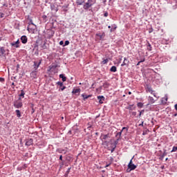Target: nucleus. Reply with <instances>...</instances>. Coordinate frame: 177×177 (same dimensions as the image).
<instances>
[{
	"label": "nucleus",
	"mask_w": 177,
	"mask_h": 177,
	"mask_svg": "<svg viewBox=\"0 0 177 177\" xmlns=\"http://www.w3.org/2000/svg\"><path fill=\"white\" fill-rule=\"evenodd\" d=\"M77 6L83 5V9L84 10H89L95 3H96V0H87V2L85 3V1H76Z\"/></svg>",
	"instance_id": "nucleus-1"
},
{
	"label": "nucleus",
	"mask_w": 177,
	"mask_h": 177,
	"mask_svg": "<svg viewBox=\"0 0 177 177\" xmlns=\"http://www.w3.org/2000/svg\"><path fill=\"white\" fill-rule=\"evenodd\" d=\"M37 44H39L42 49H48V46H46V41L44 40L42 37H38L37 39Z\"/></svg>",
	"instance_id": "nucleus-2"
},
{
	"label": "nucleus",
	"mask_w": 177,
	"mask_h": 177,
	"mask_svg": "<svg viewBox=\"0 0 177 177\" xmlns=\"http://www.w3.org/2000/svg\"><path fill=\"white\" fill-rule=\"evenodd\" d=\"M13 106L15 109H21V107H23V102H21V97H19L17 100H14Z\"/></svg>",
	"instance_id": "nucleus-3"
},
{
	"label": "nucleus",
	"mask_w": 177,
	"mask_h": 177,
	"mask_svg": "<svg viewBox=\"0 0 177 177\" xmlns=\"http://www.w3.org/2000/svg\"><path fill=\"white\" fill-rule=\"evenodd\" d=\"M128 168L127 169V172L129 173L131 171H133L134 169H136L137 167L135 165V164L132 163V160H130L129 163L127 165Z\"/></svg>",
	"instance_id": "nucleus-4"
},
{
	"label": "nucleus",
	"mask_w": 177,
	"mask_h": 177,
	"mask_svg": "<svg viewBox=\"0 0 177 177\" xmlns=\"http://www.w3.org/2000/svg\"><path fill=\"white\" fill-rule=\"evenodd\" d=\"M145 89L147 92L151 93L156 97V91L153 90V87L150 84H146Z\"/></svg>",
	"instance_id": "nucleus-5"
},
{
	"label": "nucleus",
	"mask_w": 177,
	"mask_h": 177,
	"mask_svg": "<svg viewBox=\"0 0 177 177\" xmlns=\"http://www.w3.org/2000/svg\"><path fill=\"white\" fill-rule=\"evenodd\" d=\"M95 37H97V39L99 41H104V37H106V33L103 32L102 33H100V32L95 34Z\"/></svg>",
	"instance_id": "nucleus-6"
},
{
	"label": "nucleus",
	"mask_w": 177,
	"mask_h": 177,
	"mask_svg": "<svg viewBox=\"0 0 177 177\" xmlns=\"http://www.w3.org/2000/svg\"><path fill=\"white\" fill-rule=\"evenodd\" d=\"M42 63V59H39V61H35L33 62V68L37 71L38 70V68L39 66H41V64Z\"/></svg>",
	"instance_id": "nucleus-7"
},
{
	"label": "nucleus",
	"mask_w": 177,
	"mask_h": 177,
	"mask_svg": "<svg viewBox=\"0 0 177 177\" xmlns=\"http://www.w3.org/2000/svg\"><path fill=\"white\" fill-rule=\"evenodd\" d=\"M32 145H34V139L32 138H28L26 140V143L25 145L26 146H32Z\"/></svg>",
	"instance_id": "nucleus-8"
},
{
	"label": "nucleus",
	"mask_w": 177,
	"mask_h": 177,
	"mask_svg": "<svg viewBox=\"0 0 177 177\" xmlns=\"http://www.w3.org/2000/svg\"><path fill=\"white\" fill-rule=\"evenodd\" d=\"M30 75L33 80H37L38 78V71L35 70L30 73Z\"/></svg>",
	"instance_id": "nucleus-9"
},
{
	"label": "nucleus",
	"mask_w": 177,
	"mask_h": 177,
	"mask_svg": "<svg viewBox=\"0 0 177 177\" xmlns=\"http://www.w3.org/2000/svg\"><path fill=\"white\" fill-rule=\"evenodd\" d=\"M20 40L17 39V41L10 43L11 46L13 48H20Z\"/></svg>",
	"instance_id": "nucleus-10"
},
{
	"label": "nucleus",
	"mask_w": 177,
	"mask_h": 177,
	"mask_svg": "<svg viewBox=\"0 0 177 177\" xmlns=\"http://www.w3.org/2000/svg\"><path fill=\"white\" fill-rule=\"evenodd\" d=\"M59 67V65L57 64H52L50 66H48V71H53L55 68H57Z\"/></svg>",
	"instance_id": "nucleus-11"
},
{
	"label": "nucleus",
	"mask_w": 177,
	"mask_h": 177,
	"mask_svg": "<svg viewBox=\"0 0 177 177\" xmlns=\"http://www.w3.org/2000/svg\"><path fill=\"white\" fill-rule=\"evenodd\" d=\"M57 153H59V154H62L64 153V154H66L67 153V148L65 149H62V148H58L56 150Z\"/></svg>",
	"instance_id": "nucleus-12"
},
{
	"label": "nucleus",
	"mask_w": 177,
	"mask_h": 177,
	"mask_svg": "<svg viewBox=\"0 0 177 177\" xmlns=\"http://www.w3.org/2000/svg\"><path fill=\"white\" fill-rule=\"evenodd\" d=\"M124 66H126L127 67H128V66H129V60H128V59H127V57L124 58V61H123L122 64H121V67H124Z\"/></svg>",
	"instance_id": "nucleus-13"
},
{
	"label": "nucleus",
	"mask_w": 177,
	"mask_h": 177,
	"mask_svg": "<svg viewBox=\"0 0 177 177\" xmlns=\"http://www.w3.org/2000/svg\"><path fill=\"white\" fill-rule=\"evenodd\" d=\"M110 138V134H101L100 140L103 142V140H106V139H109Z\"/></svg>",
	"instance_id": "nucleus-14"
},
{
	"label": "nucleus",
	"mask_w": 177,
	"mask_h": 177,
	"mask_svg": "<svg viewBox=\"0 0 177 177\" xmlns=\"http://www.w3.org/2000/svg\"><path fill=\"white\" fill-rule=\"evenodd\" d=\"M108 28H111L110 32H114V31L117 30V25H115V24H112L111 26H109Z\"/></svg>",
	"instance_id": "nucleus-15"
},
{
	"label": "nucleus",
	"mask_w": 177,
	"mask_h": 177,
	"mask_svg": "<svg viewBox=\"0 0 177 177\" xmlns=\"http://www.w3.org/2000/svg\"><path fill=\"white\" fill-rule=\"evenodd\" d=\"M28 41V38L27 37V36L23 35L21 37V41L22 42V44H27Z\"/></svg>",
	"instance_id": "nucleus-16"
},
{
	"label": "nucleus",
	"mask_w": 177,
	"mask_h": 177,
	"mask_svg": "<svg viewBox=\"0 0 177 177\" xmlns=\"http://www.w3.org/2000/svg\"><path fill=\"white\" fill-rule=\"evenodd\" d=\"M50 8L51 10H53L55 12H59V6L55 7V4H50Z\"/></svg>",
	"instance_id": "nucleus-17"
},
{
	"label": "nucleus",
	"mask_w": 177,
	"mask_h": 177,
	"mask_svg": "<svg viewBox=\"0 0 177 177\" xmlns=\"http://www.w3.org/2000/svg\"><path fill=\"white\" fill-rule=\"evenodd\" d=\"M6 50H5V47L0 48V56H6Z\"/></svg>",
	"instance_id": "nucleus-18"
},
{
	"label": "nucleus",
	"mask_w": 177,
	"mask_h": 177,
	"mask_svg": "<svg viewBox=\"0 0 177 177\" xmlns=\"http://www.w3.org/2000/svg\"><path fill=\"white\" fill-rule=\"evenodd\" d=\"M97 99L99 100V104H103V102H104V96L99 95V96H97Z\"/></svg>",
	"instance_id": "nucleus-19"
},
{
	"label": "nucleus",
	"mask_w": 177,
	"mask_h": 177,
	"mask_svg": "<svg viewBox=\"0 0 177 177\" xmlns=\"http://www.w3.org/2000/svg\"><path fill=\"white\" fill-rule=\"evenodd\" d=\"M167 102H168V96L165 95V97L162 98L161 103L162 104H167Z\"/></svg>",
	"instance_id": "nucleus-20"
},
{
	"label": "nucleus",
	"mask_w": 177,
	"mask_h": 177,
	"mask_svg": "<svg viewBox=\"0 0 177 177\" xmlns=\"http://www.w3.org/2000/svg\"><path fill=\"white\" fill-rule=\"evenodd\" d=\"M54 35H55V30H50L49 34L48 35V39H50V38H53Z\"/></svg>",
	"instance_id": "nucleus-21"
},
{
	"label": "nucleus",
	"mask_w": 177,
	"mask_h": 177,
	"mask_svg": "<svg viewBox=\"0 0 177 177\" xmlns=\"http://www.w3.org/2000/svg\"><path fill=\"white\" fill-rule=\"evenodd\" d=\"M59 78H62V82H66V81H67V77L65 76L64 74H60Z\"/></svg>",
	"instance_id": "nucleus-22"
},
{
	"label": "nucleus",
	"mask_w": 177,
	"mask_h": 177,
	"mask_svg": "<svg viewBox=\"0 0 177 177\" xmlns=\"http://www.w3.org/2000/svg\"><path fill=\"white\" fill-rule=\"evenodd\" d=\"M148 104H153V103H154L156 102V100H154V98H153V97H149V99H148Z\"/></svg>",
	"instance_id": "nucleus-23"
},
{
	"label": "nucleus",
	"mask_w": 177,
	"mask_h": 177,
	"mask_svg": "<svg viewBox=\"0 0 177 177\" xmlns=\"http://www.w3.org/2000/svg\"><path fill=\"white\" fill-rule=\"evenodd\" d=\"M39 44L38 43H37V40H36V43L33 44V50H39Z\"/></svg>",
	"instance_id": "nucleus-24"
},
{
	"label": "nucleus",
	"mask_w": 177,
	"mask_h": 177,
	"mask_svg": "<svg viewBox=\"0 0 177 177\" xmlns=\"http://www.w3.org/2000/svg\"><path fill=\"white\" fill-rule=\"evenodd\" d=\"M81 93V88H73L72 93H78V95H80V93Z\"/></svg>",
	"instance_id": "nucleus-25"
},
{
	"label": "nucleus",
	"mask_w": 177,
	"mask_h": 177,
	"mask_svg": "<svg viewBox=\"0 0 177 177\" xmlns=\"http://www.w3.org/2000/svg\"><path fill=\"white\" fill-rule=\"evenodd\" d=\"M41 19H42V20H43V21H44V23H46V21H48V16L46 15H43L41 16Z\"/></svg>",
	"instance_id": "nucleus-26"
},
{
	"label": "nucleus",
	"mask_w": 177,
	"mask_h": 177,
	"mask_svg": "<svg viewBox=\"0 0 177 177\" xmlns=\"http://www.w3.org/2000/svg\"><path fill=\"white\" fill-rule=\"evenodd\" d=\"M110 71L111 73H117V66H111V68H110Z\"/></svg>",
	"instance_id": "nucleus-27"
},
{
	"label": "nucleus",
	"mask_w": 177,
	"mask_h": 177,
	"mask_svg": "<svg viewBox=\"0 0 177 177\" xmlns=\"http://www.w3.org/2000/svg\"><path fill=\"white\" fill-rule=\"evenodd\" d=\"M102 64H107L109 63V60H111L110 58H106V59H102Z\"/></svg>",
	"instance_id": "nucleus-28"
},
{
	"label": "nucleus",
	"mask_w": 177,
	"mask_h": 177,
	"mask_svg": "<svg viewBox=\"0 0 177 177\" xmlns=\"http://www.w3.org/2000/svg\"><path fill=\"white\" fill-rule=\"evenodd\" d=\"M24 95H26V93L24 92V90H21V93L19 95V97H21H21L22 99L24 98Z\"/></svg>",
	"instance_id": "nucleus-29"
},
{
	"label": "nucleus",
	"mask_w": 177,
	"mask_h": 177,
	"mask_svg": "<svg viewBox=\"0 0 177 177\" xmlns=\"http://www.w3.org/2000/svg\"><path fill=\"white\" fill-rule=\"evenodd\" d=\"M15 113H16L17 117L18 118H20V117H21V112H20V110L17 109V110L15 111Z\"/></svg>",
	"instance_id": "nucleus-30"
},
{
	"label": "nucleus",
	"mask_w": 177,
	"mask_h": 177,
	"mask_svg": "<svg viewBox=\"0 0 177 177\" xmlns=\"http://www.w3.org/2000/svg\"><path fill=\"white\" fill-rule=\"evenodd\" d=\"M27 19L29 21L28 24H32V26H34V22H32V19H31V17H30V15L28 16Z\"/></svg>",
	"instance_id": "nucleus-31"
},
{
	"label": "nucleus",
	"mask_w": 177,
	"mask_h": 177,
	"mask_svg": "<svg viewBox=\"0 0 177 177\" xmlns=\"http://www.w3.org/2000/svg\"><path fill=\"white\" fill-rule=\"evenodd\" d=\"M121 135H122V130H121L120 132H118L115 135V137L120 138V139L121 140Z\"/></svg>",
	"instance_id": "nucleus-32"
},
{
	"label": "nucleus",
	"mask_w": 177,
	"mask_h": 177,
	"mask_svg": "<svg viewBox=\"0 0 177 177\" xmlns=\"http://www.w3.org/2000/svg\"><path fill=\"white\" fill-rule=\"evenodd\" d=\"M140 113L139 115L137 116L138 118H140L142 117V114H145V109H142L141 111H138Z\"/></svg>",
	"instance_id": "nucleus-33"
},
{
	"label": "nucleus",
	"mask_w": 177,
	"mask_h": 177,
	"mask_svg": "<svg viewBox=\"0 0 177 177\" xmlns=\"http://www.w3.org/2000/svg\"><path fill=\"white\" fill-rule=\"evenodd\" d=\"M102 86H103V88H104V89H107L110 86V84L105 82V83H104Z\"/></svg>",
	"instance_id": "nucleus-34"
},
{
	"label": "nucleus",
	"mask_w": 177,
	"mask_h": 177,
	"mask_svg": "<svg viewBox=\"0 0 177 177\" xmlns=\"http://www.w3.org/2000/svg\"><path fill=\"white\" fill-rule=\"evenodd\" d=\"M70 171H71V167H68V169H67V171H66L65 175H64L65 177L68 176V174H70Z\"/></svg>",
	"instance_id": "nucleus-35"
},
{
	"label": "nucleus",
	"mask_w": 177,
	"mask_h": 177,
	"mask_svg": "<svg viewBox=\"0 0 177 177\" xmlns=\"http://www.w3.org/2000/svg\"><path fill=\"white\" fill-rule=\"evenodd\" d=\"M108 161L109 164H113V162L114 161V158H113V156H111L109 158H108Z\"/></svg>",
	"instance_id": "nucleus-36"
},
{
	"label": "nucleus",
	"mask_w": 177,
	"mask_h": 177,
	"mask_svg": "<svg viewBox=\"0 0 177 177\" xmlns=\"http://www.w3.org/2000/svg\"><path fill=\"white\" fill-rule=\"evenodd\" d=\"M82 97H83V100L85 102V100H86V99H88V95L84 93L82 94Z\"/></svg>",
	"instance_id": "nucleus-37"
},
{
	"label": "nucleus",
	"mask_w": 177,
	"mask_h": 177,
	"mask_svg": "<svg viewBox=\"0 0 177 177\" xmlns=\"http://www.w3.org/2000/svg\"><path fill=\"white\" fill-rule=\"evenodd\" d=\"M121 140L120 138H118L116 140L114 141V146H116L118 145V141Z\"/></svg>",
	"instance_id": "nucleus-38"
},
{
	"label": "nucleus",
	"mask_w": 177,
	"mask_h": 177,
	"mask_svg": "<svg viewBox=\"0 0 177 177\" xmlns=\"http://www.w3.org/2000/svg\"><path fill=\"white\" fill-rule=\"evenodd\" d=\"M137 106H138V107H139L140 109H142V107H143V103H142V102H138V103L137 104Z\"/></svg>",
	"instance_id": "nucleus-39"
},
{
	"label": "nucleus",
	"mask_w": 177,
	"mask_h": 177,
	"mask_svg": "<svg viewBox=\"0 0 177 177\" xmlns=\"http://www.w3.org/2000/svg\"><path fill=\"white\" fill-rule=\"evenodd\" d=\"M66 86H62V87H60L59 88V91H62L63 92V91H64V89H66Z\"/></svg>",
	"instance_id": "nucleus-40"
},
{
	"label": "nucleus",
	"mask_w": 177,
	"mask_h": 177,
	"mask_svg": "<svg viewBox=\"0 0 177 177\" xmlns=\"http://www.w3.org/2000/svg\"><path fill=\"white\" fill-rule=\"evenodd\" d=\"M68 45H70V41L66 40V41H65V42H64V46H67Z\"/></svg>",
	"instance_id": "nucleus-41"
},
{
	"label": "nucleus",
	"mask_w": 177,
	"mask_h": 177,
	"mask_svg": "<svg viewBox=\"0 0 177 177\" xmlns=\"http://www.w3.org/2000/svg\"><path fill=\"white\" fill-rule=\"evenodd\" d=\"M109 16V12L107 11L104 12V17H107Z\"/></svg>",
	"instance_id": "nucleus-42"
},
{
	"label": "nucleus",
	"mask_w": 177,
	"mask_h": 177,
	"mask_svg": "<svg viewBox=\"0 0 177 177\" xmlns=\"http://www.w3.org/2000/svg\"><path fill=\"white\" fill-rule=\"evenodd\" d=\"M57 84L59 85V86H60V88H61L62 86H63V82H57Z\"/></svg>",
	"instance_id": "nucleus-43"
},
{
	"label": "nucleus",
	"mask_w": 177,
	"mask_h": 177,
	"mask_svg": "<svg viewBox=\"0 0 177 177\" xmlns=\"http://www.w3.org/2000/svg\"><path fill=\"white\" fill-rule=\"evenodd\" d=\"M133 106V104L129 105L127 109L128 110H129L130 111H132V107Z\"/></svg>",
	"instance_id": "nucleus-44"
},
{
	"label": "nucleus",
	"mask_w": 177,
	"mask_h": 177,
	"mask_svg": "<svg viewBox=\"0 0 177 177\" xmlns=\"http://www.w3.org/2000/svg\"><path fill=\"white\" fill-rule=\"evenodd\" d=\"M5 17V14L3 12H0V19Z\"/></svg>",
	"instance_id": "nucleus-45"
},
{
	"label": "nucleus",
	"mask_w": 177,
	"mask_h": 177,
	"mask_svg": "<svg viewBox=\"0 0 177 177\" xmlns=\"http://www.w3.org/2000/svg\"><path fill=\"white\" fill-rule=\"evenodd\" d=\"M147 50H151V45L150 44H149L147 45Z\"/></svg>",
	"instance_id": "nucleus-46"
},
{
	"label": "nucleus",
	"mask_w": 177,
	"mask_h": 177,
	"mask_svg": "<svg viewBox=\"0 0 177 177\" xmlns=\"http://www.w3.org/2000/svg\"><path fill=\"white\" fill-rule=\"evenodd\" d=\"M88 127H87V129H88V131H91V128H92V125H91L89 123H88Z\"/></svg>",
	"instance_id": "nucleus-47"
},
{
	"label": "nucleus",
	"mask_w": 177,
	"mask_h": 177,
	"mask_svg": "<svg viewBox=\"0 0 177 177\" xmlns=\"http://www.w3.org/2000/svg\"><path fill=\"white\" fill-rule=\"evenodd\" d=\"M131 114H132L133 117H136L137 113H136V111H133V112H131Z\"/></svg>",
	"instance_id": "nucleus-48"
},
{
	"label": "nucleus",
	"mask_w": 177,
	"mask_h": 177,
	"mask_svg": "<svg viewBox=\"0 0 177 177\" xmlns=\"http://www.w3.org/2000/svg\"><path fill=\"white\" fill-rule=\"evenodd\" d=\"M121 62H122V56H120L118 64H120V63H121Z\"/></svg>",
	"instance_id": "nucleus-49"
},
{
	"label": "nucleus",
	"mask_w": 177,
	"mask_h": 177,
	"mask_svg": "<svg viewBox=\"0 0 177 177\" xmlns=\"http://www.w3.org/2000/svg\"><path fill=\"white\" fill-rule=\"evenodd\" d=\"M0 82H2V83L5 82V78L0 77Z\"/></svg>",
	"instance_id": "nucleus-50"
},
{
	"label": "nucleus",
	"mask_w": 177,
	"mask_h": 177,
	"mask_svg": "<svg viewBox=\"0 0 177 177\" xmlns=\"http://www.w3.org/2000/svg\"><path fill=\"white\" fill-rule=\"evenodd\" d=\"M117 147L116 146H114L111 149V153H113L114 150H115V148Z\"/></svg>",
	"instance_id": "nucleus-51"
},
{
	"label": "nucleus",
	"mask_w": 177,
	"mask_h": 177,
	"mask_svg": "<svg viewBox=\"0 0 177 177\" xmlns=\"http://www.w3.org/2000/svg\"><path fill=\"white\" fill-rule=\"evenodd\" d=\"M124 129H126L127 132H128V127H122V132L124 131Z\"/></svg>",
	"instance_id": "nucleus-52"
},
{
	"label": "nucleus",
	"mask_w": 177,
	"mask_h": 177,
	"mask_svg": "<svg viewBox=\"0 0 177 177\" xmlns=\"http://www.w3.org/2000/svg\"><path fill=\"white\" fill-rule=\"evenodd\" d=\"M111 165V163H107L106 162V166H105V168H107V167H110Z\"/></svg>",
	"instance_id": "nucleus-53"
},
{
	"label": "nucleus",
	"mask_w": 177,
	"mask_h": 177,
	"mask_svg": "<svg viewBox=\"0 0 177 177\" xmlns=\"http://www.w3.org/2000/svg\"><path fill=\"white\" fill-rule=\"evenodd\" d=\"M59 45L64 46V41H59Z\"/></svg>",
	"instance_id": "nucleus-54"
},
{
	"label": "nucleus",
	"mask_w": 177,
	"mask_h": 177,
	"mask_svg": "<svg viewBox=\"0 0 177 177\" xmlns=\"http://www.w3.org/2000/svg\"><path fill=\"white\" fill-rule=\"evenodd\" d=\"M146 60V59H145V57H143V58H142L141 59H140V62L141 63H143V62H145Z\"/></svg>",
	"instance_id": "nucleus-55"
},
{
	"label": "nucleus",
	"mask_w": 177,
	"mask_h": 177,
	"mask_svg": "<svg viewBox=\"0 0 177 177\" xmlns=\"http://www.w3.org/2000/svg\"><path fill=\"white\" fill-rule=\"evenodd\" d=\"M35 113V109L34 108H32L31 114H34Z\"/></svg>",
	"instance_id": "nucleus-56"
},
{
	"label": "nucleus",
	"mask_w": 177,
	"mask_h": 177,
	"mask_svg": "<svg viewBox=\"0 0 177 177\" xmlns=\"http://www.w3.org/2000/svg\"><path fill=\"white\" fill-rule=\"evenodd\" d=\"M73 134V131L71 130H69L68 132V135H72Z\"/></svg>",
	"instance_id": "nucleus-57"
},
{
	"label": "nucleus",
	"mask_w": 177,
	"mask_h": 177,
	"mask_svg": "<svg viewBox=\"0 0 177 177\" xmlns=\"http://www.w3.org/2000/svg\"><path fill=\"white\" fill-rule=\"evenodd\" d=\"M12 89H15V86H16V85H15V82H12Z\"/></svg>",
	"instance_id": "nucleus-58"
},
{
	"label": "nucleus",
	"mask_w": 177,
	"mask_h": 177,
	"mask_svg": "<svg viewBox=\"0 0 177 177\" xmlns=\"http://www.w3.org/2000/svg\"><path fill=\"white\" fill-rule=\"evenodd\" d=\"M59 160L61 161H63V156H62V155L59 156Z\"/></svg>",
	"instance_id": "nucleus-59"
},
{
	"label": "nucleus",
	"mask_w": 177,
	"mask_h": 177,
	"mask_svg": "<svg viewBox=\"0 0 177 177\" xmlns=\"http://www.w3.org/2000/svg\"><path fill=\"white\" fill-rule=\"evenodd\" d=\"M20 145H21V146H23V140H22V139L20 140Z\"/></svg>",
	"instance_id": "nucleus-60"
},
{
	"label": "nucleus",
	"mask_w": 177,
	"mask_h": 177,
	"mask_svg": "<svg viewBox=\"0 0 177 177\" xmlns=\"http://www.w3.org/2000/svg\"><path fill=\"white\" fill-rule=\"evenodd\" d=\"M19 68H20V65H19V64H17V71L19 70Z\"/></svg>",
	"instance_id": "nucleus-61"
},
{
	"label": "nucleus",
	"mask_w": 177,
	"mask_h": 177,
	"mask_svg": "<svg viewBox=\"0 0 177 177\" xmlns=\"http://www.w3.org/2000/svg\"><path fill=\"white\" fill-rule=\"evenodd\" d=\"M174 109H175V110H176V111H177V104H176L174 105Z\"/></svg>",
	"instance_id": "nucleus-62"
},
{
	"label": "nucleus",
	"mask_w": 177,
	"mask_h": 177,
	"mask_svg": "<svg viewBox=\"0 0 177 177\" xmlns=\"http://www.w3.org/2000/svg\"><path fill=\"white\" fill-rule=\"evenodd\" d=\"M89 97H92V95H87V98L89 99Z\"/></svg>",
	"instance_id": "nucleus-63"
},
{
	"label": "nucleus",
	"mask_w": 177,
	"mask_h": 177,
	"mask_svg": "<svg viewBox=\"0 0 177 177\" xmlns=\"http://www.w3.org/2000/svg\"><path fill=\"white\" fill-rule=\"evenodd\" d=\"M140 63H142L141 62L138 61V64H136V66H140Z\"/></svg>",
	"instance_id": "nucleus-64"
}]
</instances>
